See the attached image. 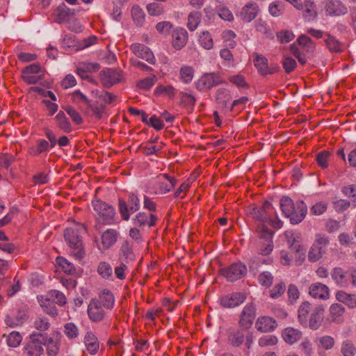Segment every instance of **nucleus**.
Returning <instances> with one entry per match:
<instances>
[{"instance_id":"0eeeda50","label":"nucleus","mask_w":356,"mask_h":356,"mask_svg":"<svg viewBox=\"0 0 356 356\" xmlns=\"http://www.w3.org/2000/svg\"><path fill=\"white\" fill-rule=\"evenodd\" d=\"M140 200L134 193H129L127 195V201L122 198L118 199V209L122 220L127 221L131 213L140 209Z\"/></svg>"},{"instance_id":"20e7f679","label":"nucleus","mask_w":356,"mask_h":356,"mask_svg":"<svg viewBox=\"0 0 356 356\" xmlns=\"http://www.w3.org/2000/svg\"><path fill=\"white\" fill-rule=\"evenodd\" d=\"M95 211V218L98 224L113 225L115 222V209L113 206L100 199H94L91 202Z\"/></svg>"},{"instance_id":"5701e85b","label":"nucleus","mask_w":356,"mask_h":356,"mask_svg":"<svg viewBox=\"0 0 356 356\" xmlns=\"http://www.w3.org/2000/svg\"><path fill=\"white\" fill-rule=\"evenodd\" d=\"M277 327V321L268 316H259L255 323L256 329L261 332H270Z\"/></svg>"},{"instance_id":"4be33fe9","label":"nucleus","mask_w":356,"mask_h":356,"mask_svg":"<svg viewBox=\"0 0 356 356\" xmlns=\"http://www.w3.org/2000/svg\"><path fill=\"white\" fill-rule=\"evenodd\" d=\"M131 50L136 56L145 60L149 63H155V58L152 52L145 44L134 43L131 45Z\"/></svg>"},{"instance_id":"a211bd4d","label":"nucleus","mask_w":356,"mask_h":356,"mask_svg":"<svg viewBox=\"0 0 356 356\" xmlns=\"http://www.w3.org/2000/svg\"><path fill=\"white\" fill-rule=\"evenodd\" d=\"M105 309L96 299H91L87 309L90 320L95 323L103 321L106 316Z\"/></svg>"},{"instance_id":"9b49d317","label":"nucleus","mask_w":356,"mask_h":356,"mask_svg":"<svg viewBox=\"0 0 356 356\" xmlns=\"http://www.w3.org/2000/svg\"><path fill=\"white\" fill-rule=\"evenodd\" d=\"M253 63L258 72L262 76L273 74L280 72V67L277 64L268 65V59L261 54H253Z\"/></svg>"},{"instance_id":"ea45409f","label":"nucleus","mask_w":356,"mask_h":356,"mask_svg":"<svg viewBox=\"0 0 356 356\" xmlns=\"http://www.w3.org/2000/svg\"><path fill=\"white\" fill-rule=\"evenodd\" d=\"M254 28L257 32L261 33L265 38L272 39L273 34L267 22L259 18L254 22Z\"/></svg>"},{"instance_id":"cd10ccee","label":"nucleus","mask_w":356,"mask_h":356,"mask_svg":"<svg viewBox=\"0 0 356 356\" xmlns=\"http://www.w3.org/2000/svg\"><path fill=\"white\" fill-rule=\"evenodd\" d=\"M60 332H57L55 339L46 337L44 340L43 345L47 346V354L48 356H56L58 355L60 346Z\"/></svg>"},{"instance_id":"6e6d98bb","label":"nucleus","mask_w":356,"mask_h":356,"mask_svg":"<svg viewBox=\"0 0 356 356\" xmlns=\"http://www.w3.org/2000/svg\"><path fill=\"white\" fill-rule=\"evenodd\" d=\"M57 264L58 266L65 273L69 275H73L76 272V268L74 265L62 257L57 258Z\"/></svg>"},{"instance_id":"13d9d810","label":"nucleus","mask_w":356,"mask_h":356,"mask_svg":"<svg viewBox=\"0 0 356 356\" xmlns=\"http://www.w3.org/2000/svg\"><path fill=\"white\" fill-rule=\"evenodd\" d=\"M63 332L69 339L78 337L79 330L74 323H67L64 325Z\"/></svg>"},{"instance_id":"864d4df0","label":"nucleus","mask_w":356,"mask_h":356,"mask_svg":"<svg viewBox=\"0 0 356 356\" xmlns=\"http://www.w3.org/2000/svg\"><path fill=\"white\" fill-rule=\"evenodd\" d=\"M97 273L104 279H112L113 269L111 265L106 261H102L99 263L97 267Z\"/></svg>"},{"instance_id":"c03bdc74","label":"nucleus","mask_w":356,"mask_h":356,"mask_svg":"<svg viewBox=\"0 0 356 356\" xmlns=\"http://www.w3.org/2000/svg\"><path fill=\"white\" fill-rule=\"evenodd\" d=\"M312 311V304L307 301L301 303L298 309V320L301 325H306L308 315Z\"/></svg>"},{"instance_id":"052dcab7","label":"nucleus","mask_w":356,"mask_h":356,"mask_svg":"<svg viewBox=\"0 0 356 356\" xmlns=\"http://www.w3.org/2000/svg\"><path fill=\"white\" fill-rule=\"evenodd\" d=\"M228 80L230 83L235 85L238 88H249V84L245 81V76L241 74L230 76L228 77Z\"/></svg>"},{"instance_id":"a878e982","label":"nucleus","mask_w":356,"mask_h":356,"mask_svg":"<svg viewBox=\"0 0 356 356\" xmlns=\"http://www.w3.org/2000/svg\"><path fill=\"white\" fill-rule=\"evenodd\" d=\"M38 300L44 313L53 318H56L58 315V311L54 302L46 296H38Z\"/></svg>"},{"instance_id":"58836bf2","label":"nucleus","mask_w":356,"mask_h":356,"mask_svg":"<svg viewBox=\"0 0 356 356\" xmlns=\"http://www.w3.org/2000/svg\"><path fill=\"white\" fill-rule=\"evenodd\" d=\"M336 299L350 308L356 307V295L347 293L343 291H338L335 294Z\"/></svg>"},{"instance_id":"4d7b16f0","label":"nucleus","mask_w":356,"mask_h":356,"mask_svg":"<svg viewBox=\"0 0 356 356\" xmlns=\"http://www.w3.org/2000/svg\"><path fill=\"white\" fill-rule=\"evenodd\" d=\"M157 138L154 140H149L145 143L144 146L141 147L143 152L147 155L153 154L162 149L161 144H155Z\"/></svg>"},{"instance_id":"680f3d73","label":"nucleus","mask_w":356,"mask_h":356,"mask_svg":"<svg viewBox=\"0 0 356 356\" xmlns=\"http://www.w3.org/2000/svg\"><path fill=\"white\" fill-rule=\"evenodd\" d=\"M274 277L268 271L261 273L258 276V282L260 285L269 288L273 282Z\"/></svg>"},{"instance_id":"4468645a","label":"nucleus","mask_w":356,"mask_h":356,"mask_svg":"<svg viewBox=\"0 0 356 356\" xmlns=\"http://www.w3.org/2000/svg\"><path fill=\"white\" fill-rule=\"evenodd\" d=\"M158 220L159 218L154 213L140 211L133 218L132 222L136 227L150 228L156 226Z\"/></svg>"},{"instance_id":"f257e3e1","label":"nucleus","mask_w":356,"mask_h":356,"mask_svg":"<svg viewBox=\"0 0 356 356\" xmlns=\"http://www.w3.org/2000/svg\"><path fill=\"white\" fill-rule=\"evenodd\" d=\"M86 232V227L81 223H75L72 227H67L64 232V238L71 254L79 259H83L86 254L82 241V234Z\"/></svg>"},{"instance_id":"6e6552de","label":"nucleus","mask_w":356,"mask_h":356,"mask_svg":"<svg viewBox=\"0 0 356 356\" xmlns=\"http://www.w3.org/2000/svg\"><path fill=\"white\" fill-rule=\"evenodd\" d=\"M225 83V81L218 73L210 72L203 74L195 82V86L198 91H204Z\"/></svg>"},{"instance_id":"72a5a7b5","label":"nucleus","mask_w":356,"mask_h":356,"mask_svg":"<svg viewBox=\"0 0 356 356\" xmlns=\"http://www.w3.org/2000/svg\"><path fill=\"white\" fill-rule=\"evenodd\" d=\"M244 330L231 329L227 333L228 343L234 347H238L245 340Z\"/></svg>"},{"instance_id":"e433bc0d","label":"nucleus","mask_w":356,"mask_h":356,"mask_svg":"<svg viewBox=\"0 0 356 356\" xmlns=\"http://www.w3.org/2000/svg\"><path fill=\"white\" fill-rule=\"evenodd\" d=\"M324 40L325 44L330 51L332 53H340L343 51V44L335 37L327 33Z\"/></svg>"},{"instance_id":"412c9836","label":"nucleus","mask_w":356,"mask_h":356,"mask_svg":"<svg viewBox=\"0 0 356 356\" xmlns=\"http://www.w3.org/2000/svg\"><path fill=\"white\" fill-rule=\"evenodd\" d=\"M309 294L315 299L326 300L330 298V289L323 283L315 282L309 286Z\"/></svg>"},{"instance_id":"ddd939ff","label":"nucleus","mask_w":356,"mask_h":356,"mask_svg":"<svg viewBox=\"0 0 356 356\" xmlns=\"http://www.w3.org/2000/svg\"><path fill=\"white\" fill-rule=\"evenodd\" d=\"M294 8L302 11V17L306 21L314 20L318 15L316 5L311 0H298L295 2Z\"/></svg>"},{"instance_id":"f03ea898","label":"nucleus","mask_w":356,"mask_h":356,"mask_svg":"<svg viewBox=\"0 0 356 356\" xmlns=\"http://www.w3.org/2000/svg\"><path fill=\"white\" fill-rule=\"evenodd\" d=\"M251 214L252 218L261 225H265V223H268L276 229L282 227L283 222L279 219L275 208L268 201L264 202L259 207L253 208Z\"/></svg>"},{"instance_id":"2eb2a0df","label":"nucleus","mask_w":356,"mask_h":356,"mask_svg":"<svg viewBox=\"0 0 356 356\" xmlns=\"http://www.w3.org/2000/svg\"><path fill=\"white\" fill-rule=\"evenodd\" d=\"M42 336V334L36 332L30 335L31 341L27 343L24 348L28 355L40 356L44 353L43 343H41L39 340V337Z\"/></svg>"},{"instance_id":"1a4fd4ad","label":"nucleus","mask_w":356,"mask_h":356,"mask_svg":"<svg viewBox=\"0 0 356 356\" xmlns=\"http://www.w3.org/2000/svg\"><path fill=\"white\" fill-rule=\"evenodd\" d=\"M176 184L177 179L175 177L165 173L161 174L151 187L152 193L156 195L166 194L174 188Z\"/></svg>"},{"instance_id":"338daca9","label":"nucleus","mask_w":356,"mask_h":356,"mask_svg":"<svg viewBox=\"0 0 356 356\" xmlns=\"http://www.w3.org/2000/svg\"><path fill=\"white\" fill-rule=\"evenodd\" d=\"M286 286L283 282H280L269 291L270 297L276 299L280 297L285 291Z\"/></svg>"},{"instance_id":"2f4dec72","label":"nucleus","mask_w":356,"mask_h":356,"mask_svg":"<svg viewBox=\"0 0 356 356\" xmlns=\"http://www.w3.org/2000/svg\"><path fill=\"white\" fill-rule=\"evenodd\" d=\"M291 54L298 59V62L304 65L309 56L314 49H307V48L298 47L296 44H292L290 47Z\"/></svg>"},{"instance_id":"c756f323","label":"nucleus","mask_w":356,"mask_h":356,"mask_svg":"<svg viewBox=\"0 0 356 356\" xmlns=\"http://www.w3.org/2000/svg\"><path fill=\"white\" fill-rule=\"evenodd\" d=\"M99 305H102L104 309L111 310L115 304V297L113 293L108 289L102 290L98 296V298H95Z\"/></svg>"},{"instance_id":"bf43d9fd","label":"nucleus","mask_w":356,"mask_h":356,"mask_svg":"<svg viewBox=\"0 0 356 356\" xmlns=\"http://www.w3.org/2000/svg\"><path fill=\"white\" fill-rule=\"evenodd\" d=\"M133 20L138 26H141L145 20V13L139 6H134L131 8Z\"/></svg>"},{"instance_id":"79ce46f5","label":"nucleus","mask_w":356,"mask_h":356,"mask_svg":"<svg viewBox=\"0 0 356 356\" xmlns=\"http://www.w3.org/2000/svg\"><path fill=\"white\" fill-rule=\"evenodd\" d=\"M195 70L192 66L182 65L179 70V79L184 84L190 83L194 77Z\"/></svg>"},{"instance_id":"49530a36","label":"nucleus","mask_w":356,"mask_h":356,"mask_svg":"<svg viewBox=\"0 0 356 356\" xmlns=\"http://www.w3.org/2000/svg\"><path fill=\"white\" fill-rule=\"evenodd\" d=\"M51 326V323L48 319V318L40 315L37 316L33 322V327L39 331V333L44 332L47 331Z\"/></svg>"},{"instance_id":"9d476101","label":"nucleus","mask_w":356,"mask_h":356,"mask_svg":"<svg viewBox=\"0 0 356 356\" xmlns=\"http://www.w3.org/2000/svg\"><path fill=\"white\" fill-rule=\"evenodd\" d=\"M219 272L227 281L235 282L245 275L247 267L241 262H236L227 267L220 268Z\"/></svg>"},{"instance_id":"69168bd1","label":"nucleus","mask_w":356,"mask_h":356,"mask_svg":"<svg viewBox=\"0 0 356 356\" xmlns=\"http://www.w3.org/2000/svg\"><path fill=\"white\" fill-rule=\"evenodd\" d=\"M156 80L157 79L155 75L147 76L139 81L137 83V86L140 89L148 90L155 84Z\"/></svg>"},{"instance_id":"423d86ee","label":"nucleus","mask_w":356,"mask_h":356,"mask_svg":"<svg viewBox=\"0 0 356 356\" xmlns=\"http://www.w3.org/2000/svg\"><path fill=\"white\" fill-rule=\"evenodd\" d=\"M332 279L341 287H348L350 284L356 286V269L345 270L341 267H335L331 271Z\"/></svg>"},{"instance_id":"de8ad7c7","label":"nucleus","mask_w":356,"mask_h":356,"mask_svg":"<svg viewBox=\"0 0 356 356\" xmlns=\"http://www.w3.org/2000/svg\"><path fill=\"white\" fill-rule=\"evenodd\" d=\"M202 15L200 12H191L188 16L187 28L191 31H194L198 26L201 21Z\"/></svg>"},{"instance_id":"39448f33","label":"nucleus","mask_w":356,"mask_h":356,"mask_svg":"<svg viewBox=\"0 0 356 356\" xmlns=\"http://www.w3.org/2000/svg\"><path fill=\"white\" fill-rule=\"evenodd\" d=\"M257 233L259 240L257 241V251L259 254L268 255L273 250V237L274 232L268 229L266 225H258Z\"/></svg>"},{"instance_id":"a18cd8bd","label":"nucleus","mask_w":356,"mask_h":356,"mask_svg":"<svg viewBox=\"0 0 356 356\" xmlns=\"http://www.w3.org/2000/svg\"><path fill=\"white\" fill-rule=\"evenodd\" d=\"M198 42L200 45L207 50H210L213 47V40L212 36L211 33L207 31H202L200 33L198 37Z\"/></svg>"},{"instance_id":"f704fd0d","label":"nucleus","mask_w":356,"mask_h":356,"mask_svg":"<svg viewBox=\"0 0 356 356\" xmlns=\"http://www.w3.org/2000/svg\"><path fill=\"white\" fill-rule=\"evenodd\" d=\"M118 232L113 229H108L102 235V245L103 248L106 250L110 248L118 238Z\"/></svg>"},{"instance_id":"f3484780","label":"nucleus","mask_w":356,"mask_h":356,"mask_svg":"<svg viewBox=\"0 0 356 356\" xmlns=\"http://www.w3.org/2000/svg\"><path fill=\"white\" fill-rule=\"evenodd\" d=\"M123 79V75L120 70L107 69L100 73V80L105 88H109L118 83Z\"/></svg>"},{"instance_id":"603ef678","label":"nucleus","mask_w":356,"mask_h":356,"mask_svg":"<svg viewBox=\"0 0 356 356\" xmlns=\"http://www.w3.org/2000/svg\"><path fill=\"white\" fill-rule=\"evenodd\" d=\"M46 296L60 306L65 305L67 302L65 296L58 290H50Z\"/></svg>"},{"instance_id":"37998d69","label":"nucleus","mask_w":356,"mask_h":356,"mask_svg":"<svg viewBox=\"0 0 356 356\" xmlns=\"http://www.w3.org/2000/svg\"><path fill=\"white\" fill-rule=\"evenodd\" d=\"M330 315L332 320L337 323L342 322V316L345 312V307L339 303H334L330 305Z\"/></svg>"},{"instance_id":"6ab92c4d","label":"nucleus","mask_w":356,"mask_h":356,"mask_svg":"<svg viewBox=\"0 0 356 356\" xmlns=\"http://www.w3.org/2000/svg\"><path fill=\"white\" fill-rule=\"evenodd\" d=\"M246 296L242 292H234L223 296L220 299V304L225 308L237 307L245 302Z\"/></svg>"},{"instance_id":"09e8293b","label":"nucleus","mask_w":356,"mask_h":356,"mask_svg":"<svg viewBox=\"0 0 356 356\" xmlns=\"http://www.w3.org/2000/svg\"><path fill=\"white\" fill-rule=\"evenodd\" d=\"M104 110V106L102 104L100 106L96 104H91L89 102L87 104V110L86 114L89 116H92L97 120H100L102 118V114Z\"/></svg>"},{"instance_id":"e2e57ef3","label":"nucleus","mask_w":356,"mask_h":356,"mask_svg":"<svg viewBox=\"0 0 356 356\" xmlns=\"http://www.w3.org/2000/svg\"><path fill=\"white\" fill-rule=\"evenodd\" d=\"M330 156V152L327 150L319 152L316 155V162L318 165L323 169L328 167V161Z\"/></svg>"},{"instance_id":"5fc2aeb1","label":"nucleus","mask_w":356,"mask_h":356,"mask_svg":"<svg viewBox=\"0 0 356 356\" xmlns=\"http://www.w3.org/2000/svg\"><path fill=\"white\" fill-rule=\"evenodd\" d=\"M341 353L343 356H355L356 346L350 340L343 341L341 343Z\"/></svg>"},{"instance_id":"7ed1b4c3","label":"nucleus","mask_w":356,"mask_h":356,"mask_svg":"<svg viewBox=\"0 0 356 356\" xmlns=\"http://www.w3.org/2000/svg\"><path fill=\"white\" fill-rule=\"evenodd\" d=\"M280 209L285 217L289 218L291 224L300 223L305 218L307 208L302 201H293L289 197H283L280 202Z\"/></svg>"},{"instance_id":"aec40b11","label":"nucleus","mask_w":356,"mask_h":356,"mask_svg":"<svg viewBox=\"0 0 356 356\" xmlns=\"http://www.w3.org/2000/svg\"><path fill=\"white\" fill-rule=\"evenodd\" d=\"M260 11L258 4L255 2H250L241 8L238 17L243 22H250L254 20Z\"/></svg>"},{"instance_id":"774afa93","label":"nucleus","mask_w":356,"mask_h":356,"mask_svg":"<svg viewBox=\"0 0 356 356\" xmlns=\"http://www.w3.org/2000/svg\"><path fill=\"white\" fill-rule=\"evenodd\" d=\"M324 253L325 252L321 248H318L313 244L309 251L308 259L311 262H316L322 257Z\"/></svg>"},{"instance_id":"3c124183","label":"nucleus","mask_w":356,"mask_h":356,"mask_svg":"<svg viewBox=\"0 0 356 356\" xmlns=\"http://www.w3.org/2000/svg\"><path fill=\"white\" fill-rule=\"evenodd\" d=\"M154 94L167 96L172 99L176 95V89L172 85H159L154 90Z\"/></svg>"},{"instance_id":"4c0bfd02","label":"nucleus","mask_w":356,"mask_h":356,"mask_svg":"<svg viewBox=\"0 0 356 356\" xmlns=\"http://www.w3.org/2000/svg\"><path fill=\"white\" fill-rule=\"evenodd\" d=\"M56 126L63 132L69 134L72 131L71 123L63 111H60L55 117Z\"/></svg>"},{"instance_id":"b1692460","label":"nucleus","mask_w":356,"mask_h":356,"mask_svg":"<svg viewBox=\"0 0 356 356\" xmlns=\"http://www.w3.org/2000/svg\"><path fill=\"white\" fill-rule=\"evenodd\" d=\"M172 45L176 50H181L187 43L188 35L184 28H178L173 31Z\"/></svg>"},{"instance_id":"c9c22d12","label":"nucleus","mask_w":356,"mask_h":356,"mask_svg":"<svg viewBox=\"0 0 356 356\" xmlns=\"http://www.w3.org/2000/svg\"><path fill=\"white\" fill-rule=\"evenodd\" d=\"M232 96L229 90L219 88L216 90V101L223 108H229L231 105Z\"/></svg>"},{"instance_id":"393cba45","label":"nucleus","mask_w":356,"mask_h":356,"mask_svg":"<svg viewBox=\"0 0 356 356\" xmlns=\"http://www.w3.org/2000/svg\"><path fill=\"white\" fill-rule=\"evenodd\" d=\"M83 343L87 351L90 355H96L99 349V342L96 335L91 331L86 333Z\"/></svg>"},{"instance_id":"dca6fc26","label":"nucleus","mask_w":356,"mask_h":356,"mask_svg":"<svg viewBox=\"0 0 356 356\" xmlns=\"http://www.w3.org/2000/svg\"><path fill=\"white\" fill-rule=\"evenodd\" d=\"M324 9L327 15L339 17L348 13V8L340 0H326Z\"/></svg>"},{"instance_id":"c85d7f7f","label":"nucleus","mask_w":356,"mask_h":356,"mask_svg":"<svg viewBox=\"0 0 356 356\" xmlns=\"http://www.w3.org/2000/svg\"><path fill=\"white\" fill-rule=\"evenodd\" d=\"M49 148H51V147L47 140L40 139L37 140L36 144L28 148L27 152L30 156L35 157L42 154L47 153L49 150Z\"/></svg>"},{"instance_id":"0e129e2a","label":"nucleus","mask_w":356,"mask_h":356,"mask_svg":"<svg viewBox=\"0 0 356 356\" xmlns=\"http://www.w3.org/2000/svg\"><path fill=\"white\" fill-rule=\"evenodd\" d=\"M148 14L151 16H160L164 13L163 6L158 3H150L146 6Z\"/></svg>"},{"instance_id":"8fccbe9b","label":"nucleus","mask_w":356,"mask_h":356,"mask_svg":"<svg viewBox=\"0 0 356 356\" xmlns=\"http://www.w3.org/2000/svg\"><path fill=\"white\" fill-rule=\"evenodd\" d=\"M180 105L184 107H188L193 108L196 103L195 97L191 93L186 92H180L179 93Z\"/></svg>"},{"instance_id":"a19ab883","label":"nucleus","mask_w":356,"mask_h":356,"mask_svg":"<svg viewBox=\"0 0 356 356\" xmlns=\"http://www.w3.org/2000/svg\"><path fill=\"white\" fill-rule=\"evenodd\" d=\"M318 350H330L332 349L335 345L334 339L329 335H324L318 337L316 339Z\"/></svg>"},{"instance_id":"473e14b6","label":"nucleus","mask_w":356,"mask_h":356,"mask_svg":"<svg viewBox=\"0 0 356 356\" xmlns=\"http://www.w3.org/2000/svg\"><path fill=\"white\" fill-rule=\"evenodd\" d=\"M119 259L121 261L127 264L135 259L133 245L129 241H126L122 244L119 253Z\"/></svg>"},{"instance_id":"7c9ffc66","label":"nucleus","mask_w":356,"mask_h":356,"mask_svg":"<svg viewBox=\"0 0 356 356\" xmlns=\"http://www.w3.org/2000/svg\"><path fill=\"white\" fill-rule=\"evenodd\" d=\"M323 315H324V309L321 307H316L312 311L310 318L309 319V327L312 330H317L318 329L321 324L323 319Z\"/></svg>"},{"instance_id":"bb28decb","label":"nucleus","mask_w":356,"mask_h":356,"mask_svg":"<svg viewBox=\"0 0 356 356\" xmlns=\"http://www.w3.org/2000/svg\"><path fill=\"white\" fill-rule=\"evenodd\" d=\"M281 336L286 343L293 345L300 340L302 332L298 329L288 327L282 331Z\"/></svg>"},{"instance_id":"f8f14e48","label":"nucleus","mask_w":356,"mask_h":356,"mask_svg":"<svg viewBox=\"0 0 356 356\" xmlns=\"http://www.w3.org/2000/svg\"><path fill=\"white\" fill-rule=\"evenodd\" d=\"M256 316V307L254 303H248L241 311L239 316L238 325L245 331L248 330L252 325Z\"/></svg>"}]
</instances>
